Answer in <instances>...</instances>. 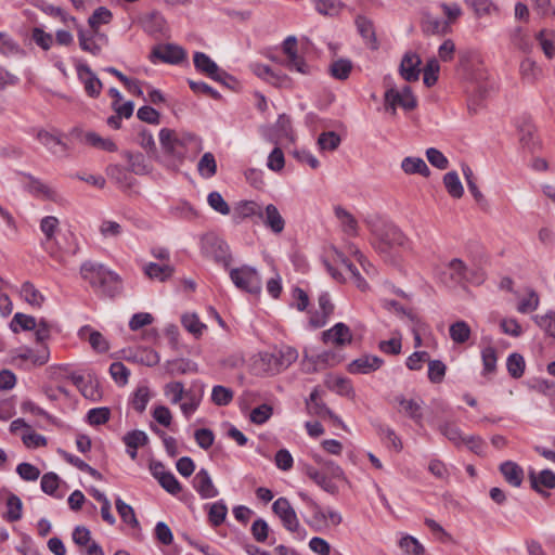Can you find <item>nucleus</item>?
<instances>
[{"mask_svg": "<svg viewBox=\"0 0 555 555\" xmlns=\"http://www.w3.org/2000/svg\"><path fill=\"white\" fill-rule=\"evenodd\" d=\"M81 278L89 282L96 294L106 297H115L121 291L119 276L106 269L103 264L86 261L80 267Z\"/></svg>", "mask_w": 555, "mask_h": 555, "instance_id": "nucleus-1", "label": "nucleus"}, {"mask_svg": "<svg viewBox=\"0 0 555 555\" xmlns=\"http://www.w3.org/2000/svg\"><path fill=\"white\" fill-rule=\"evenodd\" d=\"M57 227L59 220L53 216L44 217L41 220L40 229L46 236L42 245L49 256L59 264L60 269H67L70 264L69 258L77 254L78 246L74 245L73 247L64 248L60 242L54 238Z\"/></svg>", "mask_w": 555, "mask_h": 555, "instance_id": "nucleus-2", "label": "nucleus"}, {"mask_svg": "<svg viewBox=\"0 0 555 555\" xmlns=\"http://www.w3.org/2000/svg\"><path fill=\"white\" fill-rule=\"evenodd\" d=\"M159 142L164 152L172 157L173 159L182 163L186 156V146L194 144L195 146L201 145L199 139L192 133H185L181 137H177L175 131L164 128L159 131Z\"/></svg>", "mask_w": 555, "mask_h": 555, "instance_id": "nucleus-3", "label": "nucleus"}, {"mask_svg": "<svg viewBox=\"0 0 555 555\" xmlns=\"http://www.w3.org/2000/svg\"><path fill=\"white\" fill-rule=\"evenodd\" d=\"M373 233L378 240L376 248L379 253H387L391 248H405L409 245L406 235L393 223H384L374 229Z\"/></svg>", "mask_w": 555, "mask_h": 555, "instance_id": "nucleus-4", "label": "nucleus"}, {"mask_svg": "<svg viewBox=\"0 0 555 555\" xmlns=\"http://www.w3.org/2000/svg\"><path fill=\"white\" fill-rule=\"evenodd\" d=\"M230 279L233 284L246 293L259 295L262 288L261 278L258 271L249 266L231 269Z\"/></svg>", "mask_w": 555, "mask_h": 555, "instance_id": "nucleus-5", "label": "nucleus"}, {"mask_svg": "<svg viewBox=\"0 0 555 555\" xmlns=\"http://www.w3.org/2000/svg\"><path fill=\"white\" fill-rule=\"evenodd\" d=\"M335 262L341 266L345 272L348 274V280L356 285L362 292H365L369 288V284L364 278H362L358 268L340 251H336ZM327 271L336 281H346L347 278L344 276V273L334 268L331 264H327Z\"/></svg>", "mask_w": 555, "mask_h": 555, "instance_id": "nucleus-6", "label": "nucleus"}, {"mask_svg": "<svg viewBox=\"0 0 555 555\" xmlns=\"http://www.w3.org/2000/svg\"><path fill=\"white\" fill-rule=\"evenodd\" d=\"M385 109L396 115L397 106L406 111L414 109L417 105L416 98L413 95L410 87L405 86L401 91L397 89H388L384 96Z\"/></svg>", "mask_w": 555, "mask_h": 555, "instance_id": "nucleus-7", "label": "nucleus"}, {"mask_svg": "<svg viewBox=\"0 0 555 555\" xmlns=\"http://www.w3.org/2000/svg\"><path fill=\"white\" fill-rule=\"evenodd\" d=\"M272 511L281 519L283 527L291 531L299 533L301 526L295 509L286 498H279L272 505Z\"/></svg>", "mask_w": 555, "mask_h": 555, "instance_id": "nucleus-8", "label": "nucleus"}, {"mask_svg": "<svg viewBox=\"0 0 555 555\" xmlns=\"http://www.w3.org/2000/svg\"><path fill=\"white\" fill-rule=\"evenodd\" d=\"M286 61L284 65L291 69L296 70L300 74H309L310 67L305 60L297 54V38L295 36H288L282 44Z\"/></svg>", "mask_w": 555, "mask_h": 555, "instance_id": "nucleus-9", "label": "nucleus"}, {"mask_svg": "<svg viewBox=\"0 0 555 555\" xmlns=\"http://www.w3.org/2000/svg\"><path fill=\"white\" fill-rule=\"evenodd\" d=\"M195 68L210 77L211 79L227 83L225 80L230 79L231 76L224 70L220 69L216 62H214L207 54L203 52H195L193 56Z\"/></svg>", "mask_w": 555, "mask_h": 555, "instance_id": "nucleus-10", "label": "nucleus"}, {"mask_svg": "<svg viewBox=\"0 0 555 555\" xmlns=\"http://www.w3.org/2000/svg\"><path fill=\"white\" fill-rule=\"evenodd\" d=\"M186 56L183 48L177 44H159L152 50L151 61L159 60L164 63L178 64Z\"/></svg>", "mask_w": 555, "mask_h": 555, "instance_id": "nucleus-11", "label": "nucleus"}, {"mask_svg": "<svg viewBox=\"0 0 555 555\" xmlns=\"http://www.w3.org/2000/svg\"><path fill=\"white\" fill-rule=\"evenodd\" d=\"M422 61L417 53L406 52L400 63L399 73L401 77L409 82L417 81L421 74Z\"/></svg>", "mask_w": 555, "mask_h": 555, "instance_id": "nucleus-12", "label": "nucleus"}, {"mask_svg": "<svg viewBox=\"0 0 555 555\" xmlns=\"http://www.w3.org/2000/svg\"><path fill=\"white\" fill-rule=\"evenodd\" d=\"M204 251L207 257L214 259L216 262L228 267L231 261L228 245L218 238H207L204 243Z\"/></svg>", "mask_w": 555, "mask_h": 555, "instance_id": "nucleus-13", "label": "nucleus"}, {"mask_svg": "<svg viewBox=\"0 0 555 555\" xmlns=\"http://www.w3.org/2000/svg\"><path fill=\"white\" fill-rule=\"evenodd\" d=\"M78 78L85 86L87 94L91 98H98L102 90V82L87 64L76 66Z\"/></svg>", "mask_w": 555, "mask_h": 555, "instance_id": "nucleus-14", "label": "nucleus"}, {"mask_svg": "<svg viewBox=\"0 0 555 555\" xmlns=\"http://www.w3.org/2000/svg\"><path fill=\"white\" fill-rule=\"evenodd\" d=\"M259 219L262 224L270 229L274 234H280L285 228V220L280 214L278 207L273 204H268L261 208Z\"/></svg>", "mask_w": 555, "mask_h": 555, "instance_id": "nucleus-15", "label": "nucleus"}, {"mask_svg": "<svg viewBox=\"0 0 555 555\" xmlns=\"http://www.w3.org/2000/svg\"><path fill=\"white\" fill-rule=\"evenodd\" d=\"M269 142L279 144L282 140L294 141L291 118L286 115H280L275 125L270 129L267 134Z\"/></svg>", "mask_w": 555, "mask_h": 555, "instance_id": "nucleus-16", "label": "nucleus"}, {"mask_svg": "<svg viewBox=\"0 0 555 555\" xmlns=\"http://www.w3.org/2000/svg\"><path fill=\"white\" fill-rule=\"evenodd\" d=\"M50 358L49 348L41 346L38 350L21 347L14 351L13 360L29 361L35 366L44 365Z\"/></svg>", "mask_w": 555, "mask_h": 555, "instance_id": "nucleus-17", "label": "nucleus"}, {"mask_svg": "<svg viewBox=\"0 0 555 555\" xmlns=\"http://www.w3.org/2000/svg\"><path fill=\"white\" fill-rule=\"evenodd\" d=\"M307 409L310 414L317 415L321 418H328L334 424L339 425L345 428L341 420L332 412L323 402L319 400V391L314 389L307 400Z\"/></svg>", "mask_w": 555, "mask_h": 555, "instance_id": "nucleus-18", "label": "nucleus"}, {"mask_svg": "<svg viewBox=\"0 0 555 555\" xmlns=\"http://www.w3.org/2000/svg\"><path fill=\"white\" fill-rule=\"evenodd\" d=\"M384 360L377 356L364 354L348 364V372L351 374H370L377 371Z\"/></svg>", "mask_w": 555, "mask_h": 555, "instance_id": "nucleus-19", "label": "nucleus"}, {"mask_svg": "<svg viewBox=\"0 0 555 555\" xmlns=\"http://www.w3.org/2000/svg\"><path fill=\"white\" fill-rule=\"evenodd\" d=\"M322 339L325 344H333L336 346H345L352 340L350 328L344 323H337L332 328L322 333Z\"/></svg>", "mask_w": 555, "mask_h": 555, "instance_id": "nucleus-20", "label": "nucleus"}, {"mask_svg": "<svg viewBox=\"0 0 555 555\" xmlns=\"http://www.w3.org/2000/svg\"><path fill=\"white\" fill-rule=\"evenodd\" d=\"M37 139L42 145L50 150L52 154L60 157L68 156V145L59 135L46 130H40L37 133Z\"/></svg>", "mask_w": 555, "mask_h": 555, "instance_id": "nucleus-21", "label": "nucleus"}, {"mask_svg": "<svg viewBox=\"0 0 555 555\" xmlns=\"http://www.w3.org/2000/svg\"><path fill=\"white\" fill-rule=\"evenodd\" d=\"M193 486L203 499H211L218 494V490L214 486L208 472L204 468L196 473Z\"/></svg>", "mask_w": 555, "mask_h": 555, "instance_id": "nucleus-22", "label": "nucleus"}, {"mask_svg": "<svg viewBox=\"0 0 555 555\" xmlns=\"http://www.w3.org/2000/svg\"><path fill=\"white\" fill-rule=\"evenodd\" d=\"M78 336L82 340H88L92 349L96 352L103 353L109 349V345L103 335L100 332L92 330L89 325L82 326L78 331Z\"/></svg>", "mask_w": 555, "mask_h": 555, "instance_id": "nucleus-23", "label": "nucleus"}, {"mask_svg": "<svg viewBox=\"0 0 555 555\" xmlns=\"http://www.w3.org/2000/svg\"><path fill=\"white\" fill-rule=\"evenodd\" d=\"M304 470L305 474L325 492L330 494H336L338 492V487L324 472H321L311 465H306Z\"/></svg>", "mask_w": 555, "mask_h": 555, "instance_id": "nucleus-24", "label": "nucleus"}, {"mask_svg": "<svg viewBox=\"0 0 555 555\" xmlns=\"http://www.w3.org/2000/svg\"><path fill=\"white\" fill-rule=\"evenodd\" d=\"M531 488L538 493H542V487L546 489L555 488V473L551 469H543L539 474L534 470L529 472Z\"/></svg>", "mask_w": 555, "mask_h": 555, "instance_id": "nucleus-25", "label": "nucleus"}, {"mask_svg": "<svg viewBox=\"0 0 555 555\" xmlns=\"http://www.w3.org/2000/svg\"><path fill=\"white\" fill-rule=\"evenodd\" d=\"M500 472L506 482L512 487L518 488L521 486L524 480V470L517 463L512 461L503 462L500 465Z\"/></svg>", "mask_w": 555, "mask_h": 555, "instance_id": "nucleus-26", "label": "nucleus"}, {"mask_svg": "<svg viewBox=\"0 0 555 555\" xmlns=\"http://www.w3.org/2000/svg\"><path fill=\"white\" fill-rule=\"evenodd\" d=\"M521 80L526 83L533 85L543 76L542 68L531 59H525L519 66Z\"/></svg>", "mask_w": 555, "mask_h": 555, "instance_id": "nucleus-27", "label": "nucleus"}, {"mask_svg": "<svg viewBox=\"0 0 555 555\" xmlns=\"http://www.w3.org/2000/svg\"><path fill=\"white\" fill-rule=\"evenodd\" d=\"M396 402L400 405V412L406 414L416 423H421L423 420L422 405L417 400L406 399L403 396L396 397Z\"/></svg>", "mask_w": 555, "mask_h": 555, "instance_id": "nucleus-28", "label": "nucleus"}, {"mask_svg": "<svg viewBox=\"0 0 555 555\" xmlns=\"http://www.w3.org/2000/svg\"><path fill=\"white\" fill-rule=\"evenodd\" d=\"M319 307L322 312V315L319 317L313 315L310 319V323L314 327H321L326 323L327 318L333 313L334 311V305L331 301L330 295L327 293H323L319 296Z\"/></svg>", "mask_w": 555, "mask_h": 555, "instance_id": "nucleus-29", "label": "nucleus"}, {"mask_svg": "<svg viewBox=\"0 0 555 555\" xmlns=\"http://www.w3.org/2000/svg\"><path fill=\"white\" fill-rule=\"evenodd\" d=\"M401 168L406 175L418 173L425 178L430 176V170L426 163L420 157H405L401 163Z\"/></svg>", "mask_w": 555, "mask_h": 555, "instance_id": "nucleus-30", "label": "nucleus"}, {"mask_svg": "<svg viewBox=\"0 0 555 555\" xmlns=\"http://www.w3.org/2000/svg\"><path fill=\"white\" fill-rule=\"evenodd\" d=\"M335 216L347 235L356 236L358 234V222L349 211L338 206L335 208Z\"/></svg>", "mask_w": 555, "mask_h": 555, "instance_id": "nucleus-31", "label": "nucleus"}, {"mask_svg": "<svg viewBox=\"0 0 555 555\" xmlns=\"http://www.w3.org/2000/svg\"><path fill=\"white\" fill-rule=\"evenodd\" d=\"M299 496L307 502L312 511L311 526L320 529L325 527V515L326 508H322L315 501H313L308 494L300 492Z\"/></svg>", "mask_w": 555, "mask_h": 555, "instance_id": "nucleus-32", "label": "nucleus"}, {"mask_svg": "<svg viewBox=\"0 0 555 555\" xmlns=\"http://www.w3.org/2000/svg\"><path fill=\"white\" fill-rule=\"evenodd\" d=\"M144 273L152 280L164 282L172 275L173 267L167 263L150 262L144 267Z\"/></svg>", "mask_w": 555, "mask_h": 555, "instance_id": "nucleus-33", "label": "nucleus"}, {"mask_svg": "<svg viewBox=\"0 0 555 555\" xmlns=\"http://www.w3.org/2000/svg\"><path fill=\"white\" fill-rule=\"evenodd\" d=\"M261 206L254 201H242L234 207V217L237 219H246L258 217L261 212Z\"/></svg>", "mask_w": 555, "mask_h": 555, "instance_id": "nucleus-34", "label": "nucleus"}, {"mask_svg": "<svg viewBox=\"0 0 555 555\" xmlns=\"http://www.w3.org/2000/svg\"><path fill=\"white\" fill-rule=\"evenodd\" d=\"M356 25L363 39L371 43V48L377 49V40L372 21L365 16H358L356 18Z\"/></svg>", "mask_w": 555, "mask_h": 555, "instance_id": "nucleus-35", "label": "nucleus"}, {"mask_svg": "<svg viewBox=\"0 0 555 555\" xmlns=\"http://www.w3.org/2000/svg\"><path fill=\"white\" fill-rule=\"evenodd\" d=\"M113 18L112 12L105 8H98L89 17L88 24L93 34H98L102 25L109 24Z\"/></svg>", "mask_w": 555, "mask_h": 555, "instance_id": "nucleus-36", "label": "nucleus"}, {"mask_svg": "<svg viewBox=\"0 0 555 555\" xmlns=\"http://www.w3.org/2000/svg\"><path fill=\"white\" fill-rule=\"evenodd\" d=\"M259 362L262 371L268 374H276L282 370H285L284 365L280 363L276 350L261 353Z\"/></svg>", "mask_w": 555, "mask_h": 555, "instance_id": "nucleus-37", "label": "nucleus"}, {"mask_svg": "<svg viewBox=\"0 0 555 555\" xmlns=\"http://www.w3.org/2000/svg\"><path fill=\"white\" fill-rule=\"evenodd\" d=\"M23 176L28 180L26 184V190L36 195L42 196L44 198H52L54 195V191L51 190L47 184L36 179L31 175L23 173Z\"/></svg>", "mask_w": 555, "mask_h": 555, "instance_id": "nucleus-38", "label": "nucleus"}, {"mask_svg": "<svg viewBox=\"0 0 555 555\" xmlns=\"http://www.w3.org/2000/svg\"><path fill=\"white\" fill-rule=\"evenodd\" d=\"M447 269L449 271L451 280L454 283L461 284L467 280L468 268L463 260L459 258L450 260L447 266Z\"/></svg>", "mask_w": 555, "mask_h": 555, "instance_id": "nucleus-39", "label": "nucleus"}, {"mask_svg": "<svg viewBox=\"0 0 555 555\" xmlns=\"http://www.w3.org/2000/svg\"><path fill=\"white\" fill-rule=\"evenodd\" d=\"M450 337L455 344H465L472 334L470 326L465 321H456L450 325Z\"/></svg>", "mask_w": 555, "mask_h": 555, "instance_id": "nucleus-40", "label": "nucleus"}, {"mask_svg": "<svg viewBox=\"0 0 555 555\" xmlns=\"http://www.w3.org/2000/svg\"><path fill=\"white\" fill-rule=\"evenodd\" d=\"M443 184L447 192L453 198H461L464 193L462 182L455 171H449L443 177Z\"/></svg>", "mask_w": 555, "mask_h": 555, "instance_id": "nucleus-41", "label": "nucleus"}, {"mask_svg": "<svg viewBox=\"0 0 555 555\" xmlns=\"http://www.w3.org/2000/svg\"><path fill=\"white\" fill-rule=\"evenodd\" d=\"M328 70L335 79L346 80L352 70V63L348 59H338L330 65Z\"/></svg>", "mask_w": 555, "mask_h": 555, "instance_id": "nucleus-42", "label": "nucleus"}, {"mask_svg": "<svg viewBox=\"0 0 555 555\" xmlns=\"http://www.w3.org/2000/svg\"><path fill=\"white\" fill-rule=\"evenodd\" d=\"M22 297L34 307H41L44 301V296L30 282L23 283L21 287Z\"/></svg>", "mask_w": 555, "mask_h": 555, "instance_id": "nucleus-43", "label": "nucleus"}, {"mask_svg": "<svg viewBox=\"0 0 555 555\" xmlns=\"http://www.w3.org/2000/svg\"><path fill=\"white\" fill-rule=\"evenodd\" d=\"M117 513L124 522L131 526L132 528H139V520L137 519L135 513L129 504L124 502L120 498L115 501Z\"/></svg>", "mask_w": 555, "mask_h": 555, "instance_id": "nucleus-44", "label": "nucleus"}, {"mask_svg": "<svg viewBox=\"0 0 555 555\" xmlns=\"http://www.w3.org/2000/svg\"><path fill=\"white\" fill-rule=\"evenodd\" d=\"M197 170L198 173L206 179H209L216 175L217 162L212 153L207 152L202 156L197 164Z\"/></svg>", "mask_w": 555, "mask_h": 555, "instance_id": "nucleus-45", "label": "nucleus"}, {"mask_svg": "<svg viewBox=\"0 0 555 555\" xmlns=\"http://www.w3.org/2000/svg\"><path fill=\"white\" fill-rule=\"evenodd\" d=\"M36 326L37 321L34 317L21 312L15 313L10 323V328L13 333H18L20 328L23 331H33Z\"/></svg>", "mask_w": 555, "mask_h": 555, "instance_id": "nucleus-46", "label": "nucleus"}, {"mask_svg": "<svg viewBox=\"0 0 555 555\" xmlns=\"http://www.w3.org/2000/svg\"><path fill=\"white\" fill-rule=\"evenodd\" d=\"M462 171H463V176L466 180L467 188H468L469 192L472 193L474 199L478 204L486 203V198H485L483 194L480 192V190L478 189V186L476 184V178H475L474 172L470 169V167L467 165H463Z\"/></svg>", "mask_w": 555, "mask_h": 555, "instance_id": "nucleus-47", "label": "nucleus"}, {"mask_svg": "<svg viewBox=\"0 0 555 555\" xmlns=\"http://www.w3.org/2000/svg\"><path fill=\"white\" fill-rule=\"evenodd\" d=\"M534 323L542 328L545 334L555 338V312L548 311L545 314H537L532 317Z\"/></svg>", "mask_w": 555, "mask_h": 555, "instance_id": "nucleus-48", "label": "nucleus"}, {"mask_svg": "<svg viewBox=\"0 0 555 555\" xmlns=\"http://www.w3.org/2000/svg\"><path fill=\"white\" fill-rule=\"evenodd\" d=\"M439 431L454 446H463L465 437L462 435L460 428L454 424L446 422L439 426Z\"/></svg>", "mask_w": 555, "mask_h": 555, "instance_id": "nucleus-49", "label": "nucleus"}, {"mask_svg": "<svg viewBox=\"0 0 555 555\" xmlns=\"http://www.w3.org/2000/svg\"><path fill=\"white\" fill-rule=\"evenodd\" d=\"M481 359H482V375L488 376L495 372L496 370V351L493 347H486L481 351Z\"/></svg>", "mask_w": 555, "mask_h": 555, "instance_id": "nucleus-50", "label": "nucleus"}, {"mask_svg": "<svg viewBox=\"0 0 555 555\" xmlns=\"http://www.w3.org/2000/svg\"><path fill=\"white\" fill-rule=\"evenodd\" d=\"M7 507H8L7 519L9 521L14 522L22 518L23 503L16 494L11 493L8 496Z\"/></svg>", "mask_w": 555, "mask_h": 555, "instance_id": "nucleus-51", "label": "nucleus"}, {"mask_svg": "<svg viewBox=\"0 0 555 555\" xmlns=\"http://www.w3.org/2000/svg\"><path fill=\"white\" fill-rule=\"evenodd\" d=\"M150 399H151V393H150L149 387L140 386L137 388V390L133 393L131 404L137 412L142 413L145 411Z\"/></svg>", "mask_w": 555, "mask_h": 555, "instance_id": "nucleus-52", "label": "nucleus"}, {"mask_svg": "<svg viewBox=\"0 0 555 555\" xmlns=\"http://www.w3.org/2000/svg\"><path fill=\"white\" fill-rule=\"evenodd\" d=\"M86 143L94 146L96 149H101L107 152H114L117 150L116 144L109 139H103L95 132H87L85 134Z\"/></svg>", "mask_w": 555, "mask_h": 555, "instance_id": "nucleus-53", "label": "nucleus"}, {"mask_svg": "<svg viewBox=\"0 0 555 555\" xmlns=\"http://www.w3.org/2000/svg\"><path fill=\"white\" fill-rule=\"evenodd\" d=\"M79 47L85 52L92 55H99L101 53V47L95 42L93 35H88L82 29H78Z\"/></svg>", "mask_w": 555, "mask_h": 555, "instance_id": "nucleus-54", "label": "nucleus"}, {"mask_svg": "<svg viewBox=\"0 0 555 555\" xmlns=\"http://www.w3.org/2000/svg\"><path fill=\"white\" fill-rule=\"evenodd\" d=\"M507 371L514 378H519L525 372V360L519 353H512L506 361Z\"/></svg>", "mask_w": 555, "mask_h": 555, "instance_id": "nucleus-55", "label": "nucleus"}, {"mask_svg": "<svg viewBox=\"0 0 555 555\" xmlns=\"http://www.w3.org/2000/svg\"><path fill=\"white\" fill-rule=\"evenodd\" d=\"M537 39L547 59H552L555 55V34L541 30L537 35Z\"/></svg>", "mask_w": 555, "mask_h": 555, "instance_id": "nucleus-56", "label": "nucleus"}, {"mask_svg": "<svg viewBox=\"0 0 555 555\" xmlns=\"http://www.w3.org/2000/svg\"><path fill=\"white\" fill-rule=\"evenodd\" d=\"M122 441L130 449H138L139 447H143L149 442V437L143 430H131L127 433Z\"/></svg>", "mask_w": 555, "mask_h": 555, "instance_id": "nucleus-57", "label": "nucleus"}, {"mask_svg": "<svg viewBox=\"0 0 555 555\" xmlns=\"http://www.w3.org/2000/svg\"><path fill=\"white\" fill-rule=\"evenodd\" d=\"M233 400V391L221 385H217L211 390V401L219 406L228 405Z\"/></svg>", "mask_w": 555, "mask_h": 555, "instance_id": "nucleus-58", "label": "nucleus"}, {"mask_svg": "<svg viewBox=\"0 0 555 555\" xmlns=\"http://www.w3.org/2000/svg\"><path fill=\"white\" fill-rule=\"evenodd\" d=\"M540 305V297L533 289H529L528 296L522 298L517 306V311L520 313H529L538 309Z\"/></svg>", "mask_w": 555, "mask_h": 555, "instance_id": "nucleus-59", "label": "nucleus"}, {"mask_svg": "<svg viewBox=\"0 0 555 555\" xmlns=\"http://www.w3.org/2000/svg\"><path fill=\"white\" fill-rule=\"evenodd\" d=\"M228 508L223 502L214 503L208 513L209 521L214 527L220 526L227 517Z\"/></svg>", "mask_w": 555, "mask_h": 555, "instance_id": "nucleus-60", "label": "nucleus"}, {"mask_svg": "<svg viewBox=\"0 0 555 555\" xmlns=\"http://www.w3.org/2000/svg\"><path fill=\"white\" fill-rule=\"evenodd\" d=\"M440 70L439 63L436 59L427 61L424 67L423 81L427 87H433L438 80V74Z\"/></svg>", "mask_w": 555, "mask_h": 555, "instance_id": "nucleus-61", "label": "nucleus"}, {"mask_svg": "<svg viewBox=\"0 0 555 555\" xmlns=\"http://www.w3.org/2000/svg\"><path fill=\"white\" fill-rule=\"evenodd\" d=\"M318 144L323 151H335L340 144V137L334 132H323L319 135Z\"/></svg>", "mask_w": 555, "mask_h": 555, "instance_id": "nucleus-62", "label": "nucleus"}, {"mask_svg": "<svg viewBox=\"0 0 555 555\" xmlns=\"http://www.w3.org/2000/svg\"><path fill=\"white\" fill-rule=\"evenodd\" d=\"M447 366L440 360H431L428 363V378L434 384H439L443 380Z\"/></svg>", "mask_w": 555, "mask_h": 555, "instance_id": "nucleus-63", "label": "nucleus"}, {"mask_svg": "<svg viewBox=\"0 0 555 555\" xmlns=\"http://www.w3.org/2000/svg\"><path fill=\"white\" fill-rule=\"evenodd\" d=\"M207 202L209 206L217 212L227 216L230 214V206L228 203L223 199L222 195L217 192H210L207 197Z\"/></svg>", "mask_w": 555, "mask_h": 555, "instance_id": "nucleus-64", "label": "nucleus"}]
</instances>
